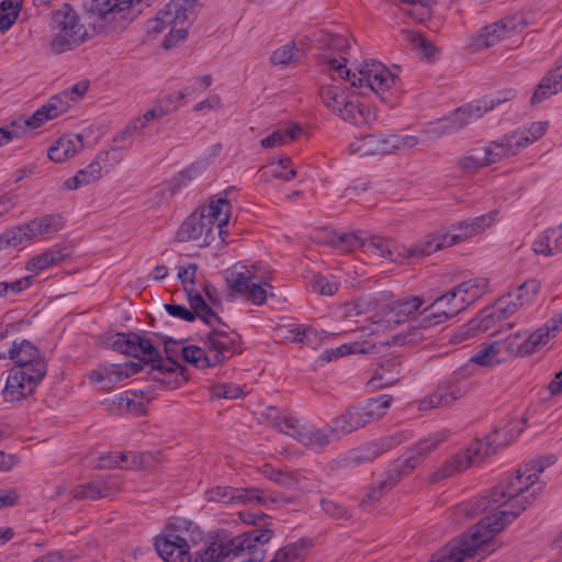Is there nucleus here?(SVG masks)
Wrapping results in <instances>:
<instances>
[{
  "instance_id": "f257e3e1",
  "label": "nucleus",
  "mask_w": 562,
  "mask_h": 562,
  "mask_svg": "<svg viewBox=\"0 0 562 562\" xmlns=\"http://www.w3.org/2000/svg\"><path fill=\"white\" fill-rule=\"evenodd\" d=\"M533 476L535 473L525 480L514 476L497 484L487 495L477 498L469 509L470 516L493 510L494 506L497 509L495 514L483 517L471 532L461 536L477 561L485 559L499 547L494 538L495 533L501 532L542 493L541 484L535 486Z\"/></svg>"
},
{
  "instance_id": "f03ea898",
  "label": "nucleus",
  "mask_w": 562,
  "mask_h": 562,
  "mask_svg": "<svg viewBox=\"0 0 562 562\" xmlns=\"http://www.w3.org/2000/svg\"><path fill=\"white\" fill-rule=\"evenodd\" d=\"M239 518L247 525L256 526L227 542H212L204 550L198 552L194 562H222L229 558L245 557L240 562H262L266 557L263 546L273 537V530L268 524L259 526L267 516L250 510L239 512Z\"/></svg>"
},
{
  "instance_id": "7ed1b4c3",
  "label": "nucleus",
  "mask_w": 562,
  "mask_h": 562,
  "mask_svg": "<svg viewBox=\"0 0 562 562\" xmlns=\"http://www.w3.org/2000/svg\"><path fill=\"white\" fill-rule=\"evenodd\" d=\"M328 64L329 68L336 70L340 78L347 79L351 87L361 89V94L372 91L390 108L397 104L402 93L401 80L380 61H364L357 74L350 72L336 59L329 60Z\"/></svg>"
},
{
  "instance_id": "20e7f679",
  "label": "nucleus",
  "mask_w": 562,
  "mask_h": 562,
  "mask_svg": "<svg viewBox=\"0 0 562 562\" xmlns=\"http://www.w3.org/2000/svg\"><path fill=\"white\" fill-rule=\"evenodd\" d=\"M393 396L383 394L371 397L367 402L349 406L344 413L331 420L330 432L335 438L366 427L373 420L383 417L391 407Z\"/></svg>"
},
{
  "instance_id": "39448f33",
  "label": "nucleus",
  "mask_w": 562,
  "mask_h": 562,
  "mask_svg": "<svg viewBox=\"0 0 562 562\" xmlns=\"http://www.w3.org/2000/svg\"><path fill=\"white\" fill-rule=\"evenodd\" d=\"M52 23L58 30L50 41V50L55 54L71 50L88 38L86 26L79 23L77 12L68 3L52 12Z\"/></svg>"
},
{
  "instance_id": "423d86ee",
  "label": "nucleus",
  "mask_w": 562,
  "mask_h": 562,
  "mask_svg": "<svg viewBox=\"0 0 562 562\" xmlns=\"http://www.w3.org/2000/svg\"><path fill=\"white\" fill-rule=\"evenodd\" d=\"M504 94L505 95L503 98L498 97L491 100H476L458 108L450 115L438 121V128L441 133L446 134L463 128L464 126L481 119L495 106L509 101L515 97V92L512 90L506 91Z\"/></svg>"
},
{
  "instance_id": "0eeeda50",
  "label": "nucleus",
  "mask_w": 562,
  "mask_h": 562,
  "mask_svg": "<svg viewBox=\"0 0 562 562\" xmlns=\"http://www.w3.org/2000/svg\"><path fill=\"white\" fill-rule=\"evenodd\" d=\"M164 9L167 22L173 23V29L162 42V46L168 49L187 37L188 29L198 16L200 2L199 0H171Z\"/></svg>"
},
{
  "instance_id": "6e6552de",
  "label": "nucleus",
  "mask_w": 562,
  "mask_h": 562,
  "mask_svg": "<svg viewBox=\"0 0 562 562\" xmlns=\"http://www.w3.org/2000/svg\"><path fill=\"white\" fill-rule=\"evenodd\" d=\"M143 0H87L88 11L120 29L126 27L142 11Z\"/></svg>"
},
{
  "instance_id": "1a4fd4ad",
  "label": "nucleus",
  "mask_w": 562,
  "mask_h": 562,
  "mask_svg": "<svg viewBox=\"0 0 562 562\" xmlns=\"http://www.w3.org/2000/svg\"><path fill=\"white\" fill-rule=\"evenodd\" d=\"M89 83L87 81H80L74 85L70 89L52 95L46 103H44L38 110H36L27 121L26 125L31 128H37L47 121L54 120L59 115L67 112L70 108L71 102H76L81 98L88 90Z\"/></svg>"
},
{
  "instance_id": "9d476101",
  "label": "nucleus",
  "mask_w": 562,
  "mask_h": 562,
  "mask_svg": "<svg viewBox=\"0 0 562 562\" xmlns=\"http://www.w3.org/2000/svg\"><path fill=\"white\" fill-rule=\"evenodd\" d=\"M128 337L130 344L126 351L127 356L137 358L143 363H151L153 369L160 372H173L177 368L180 367L179 362L172 359L171 356H168L167 359L164 360L160 356V352L154 347L148 338H145L133 331H130ZM171 342H173L171 338H168L165 341V351L167 355L170 353L169 345Z\"/></svg>"
},
{
  "instance_id": "9b49d317",
  "label": "nucleus",
  "mask_w": 562,
  "mask_h": 562,
  "mask_svg": "<svg viewBox=\"0 0 562 562\" xmlns=\"http://www.w3.org/2000/svg\"><path fill=\"white\" fill-rule=\"evenodd\" d=\"M467 376V369H460L453 372L432 394L420 402L419 408L426 411L450 406L456 401L465 396L471 391V384L465 381Z\"/></svg>"
},
{
  "instance_id": "f8f14e48",
  "label": "nucleus",
  "mask_w": 562,
  "mask_h": 562,
  "mask_svg": "<svg viewBox=\"0 0 562 562\" xmlns=\"http://www.w3.org/2000/svg\"><path fill=\"white\" fill-rule=\"evenodd\" d=\"M449 430L442 429L429 435L427 438L418 441L408 448L406 456L397 458L390 465L403 479L412 473L426 458L438 448L440 443L447 440Z\"/></svg>"
},
{
  "instance_id": "ddd939ff",
  "label": "nucleus",
  "mask_w": 562,
  "mask_h": 562,
  "mask_svg": "<svg viewBox=\"0 0 562 562\" xmlns=\"http://www.w3.org/2000/svg\"><path fill=\"white\" fill-rule=\"evenodd\" d=\"M43 367L32 372L23 369H11L2 395L5 402H19L31 395L44 379Z\"/></svg>"
},
{
  "instance_id": "4468645a",
  "label": "nucleus",
  "mask_w": 562,
  "mask_h": 562,
  "mask_svg": "<svg viewBox=\"0 0 562 562\" xmlns=\"http://www.w3.org/2000/svg\"><path fill=\"white\" fill-rule=\"evenodd\" d=\"M460 300L454 288L447 293L435 299L424 311L417 319L418 325L428 328L435 325L442 324L450 318L458 315L464 308H459Z\"/></svg>"
},
{
  "instance_id": "2eb2a0df",
  "label": "nucleus",
  "mask_w": 562,
  "mask_h": 562,
  "mask_svg": "<svg viewBox=\"0 0 562 562\" xmlns=\"http://www.w3.org/2000/svg\"><path fill=\"white\" fill-rule=\"evenodd\" d=\"M212 329L202 340L210 353L214 367L241 351L239 337L235 331H226L220 327L211 326Z\"/></svg>"
},
{
  "instance_id": "dca6fc26",
  "label": "nucleus",
  "mask_w": 562,
  "mask_h": 562,
  "mask_svg": "<svg viewBox=\"0 0 562 562\" xmlns=\"http://www.w3.org/2000/svg\"><path fill=\"white\" fill-rule=\"evenodd\" d=\"M0 359H11L15 363L13 369L30 372L42 364L43 375H46V362L42 359L38 348L26 339L11 341L7 350L0 351Z\"/></svg>"
},
{
  "instance_id": "f3484780",
  "label": "nucleus",
  "mask_w": 562,
  "mask_h": 562,
  "mask_svg": "<svg viewBox=\"0 0 562 562\" xmlns=\"http://www.w3.org/2000/svg\"><path fill=\"white\" fill-rule=\"evenodd\" d=\"M522 20L517 18H505L496 23L490 24L472 40L473 50H482L496 45L498 42L509 38L518 31L524 29Z\"/></svg>"
},
{
  "instance_id": "a211bd4d",
  "label": "nucleus",
  "mask_w": 562,
  "mask_h": 562,
  "mask_svg": "<svg viewBox=\"0 0 562 562\" xmlns=\"http://www.w3.org/2000/svg\"><path fill=\"white\" fill-rule=\"evenodd\" d=\"M271 276L269 272H263L260 276H252L250 273H233L228 279L231 288L244 295L254 304L261 305L267 299V292L262 285L270 286Z\"/></svg>"
},
{
  "instance_id": "6ab92c4d",
  "label": "nucleus",
  "mask_w": 562,
  "mask_h": 562,
  "mask_svg": "<svg viewBox=\"0 0 562 562\" xmlns=\"http://www.w3.org/2000/svg\"><path fill=\"white\" fill-rule=\"evenodd\" d=\"M497 211H491L476 217L467 218L449 228L448 238L451 245L465 240L479 234H482L486 228L491 227L495 221Z\"/></svg>"
},
{
  "instance_id": "aec40b11",
  "label": "nucleus",
  "mask_w": 562,
  "mask_h": 562,
  "mask_svg": "<svg viewBox=\"0 0 562 562\" xmlns=\"http://www.w3.org/2000/svg\"><path fill=\"white\" fill-rule=\"evenodd\" d=\"M155 549L164 562H190V547L187 540L178 535L157 537Z\"/></svg>"
},
{
  "instance_id": "412c9836",
  "label": "nucleus",
  "mask_w": 562,
  "mask_h": 562,
  "mask_svg": "<svg viewBox=\"0 0 562 562\" xmlns=\"http://www.w3.org/2000/svg\"><path fill=\"white\" fill-rule=\"evenodd\" d=\"M210 502L224 504L262 502L261 491L257 488H236L231 486H216L206 491Z\"/></svg>"
},
{
  "instance_id": "4be33fe9",
  "label": "nucleus",
  "mask_w": 562,
  "mask_h": 562,
  "mask_svg": "<svg viewBox=\"0 0 562 562\" xmlns=\"http://www.w3.org/2000/svg\"><path fill=\"white\" fill-rule=\"evenodd\" d=\"M349 151L359 156L389 155L390 135L368 134L356 138L349 144Z\"/></svg>"
},
{
  "instance_id": "5701e85b",
  "label": "nucleus",
  "mask_w": 562,
  "mask_h": 562,
  "mask_svg": "<svg viewBox=\"0 0 562 562\" xmlns=\"http://www.w3.org/2000/svg\"><path fill=\"white\" fill-rule=\"evenodd\" d=\"M540 283L535 279H530L522 284H520L516 292V301L512 300L513 294L508 293L507 295L498 299L496 306L499 312L503 314H512L519 306H522L525 303L530 302L535 295L539 292Z\"/></svg>"
},
{
  "instance_id": "b1692460",
  "label": "nucleus",
  "mask_w": 562,
  "mask_h": 562,
  "mask_svg": "<svg viewBox=\"0 0 562 562\" xmlns=\"http://www.w3.org/2000/svg\"><path fill=\"white\" fill-rule=\"evenodd\" d=\"M402 361L400 357L392 356L380 361L369 383L375 389L394 385L401 378Z\"/></svg>"
},
{
  "instance_id": "393cba45",
  "label": "nucleus",
  "mask_w": 562,
  "mask_h": 562,
  "mask_svg": "<svg viewBox=\"0 0 562 562\" xmlns=\"http://www.w3.org/2000/svg\"><path fill=\"white\" fill-rule=\"evenodd\" d=\"M117 483L112 479L92 481L76 486L71 491L74 499H100L113 496L119 491Z\"/></svg>"
},
{
  "instance_id": "a878e982",
  "label": "nucleus",
  "mask_w": 562,
  "mask_h": 562,
  "mask_svg": "<svg viewBox=\"0 0 562 562\" xmlns=\"http://www.w3.org/2000/svg\"><path fill=\"white\" fill-rule=\"evenodd\" d=\"M212 234V225L205 221L201 214L190 215L179 227L176 238L180 243L196 240L204 236V241L209 243V237Z\"/></svg>"
},
{
  "instance_id": "bb28decb",
  "label": "nucleus",
  "mask_w": 562,
  "mask_h": 562,
  "mask_svg": "<svg viewBox=\"0 0 562 562\" xmlns=\"http://www.w3.org/2000/svg\"><path fill=\"white\" fill-rule=\"evenodd\" d=\"M109 151H101L94 160L85 169L77 171L74 177L68 178L64 182V188L67 190H76L82 186L90 184L102 177L101 161H106Z\"/></svg>"
},
{
  "instance_id": "cd10ccee",
  "label": "nucleus",
  "mask_w": 562,
  "mask_h": 562,
  "mask_svg": "<svg viewBox=\"0 0 562 562\" xmlns=\"http://www.w3.org/2000/svg\"><path fill=\"white\" fill-rule=\"evenodd\" d=\"M231 209L232 205L227 199L218 198L216 200H212V202L206 207H203L200 213L205 221L210 222V225H212V227L214 226V224H216L218 235L223 240V235L226 234L223 227L227 225L229 222Z\"/></svg>"
},
{
  "instance_id": "c85d7f7f",
  "label": "nucleus",
  "mask_w": 562,
  "mask_h": 562,
  "mask_svg": "<svg viewBox=\"0 0 562 562\" xmlns=\"http://www.w3.org/2000/svg\"><path fill=\"white\" fill-rule=\"evenodd\" d=\"M514 355V344L507 341L496 340L487 345H483L481 349L471 357L470 361L482 367H493L499 364L503 359L501 358L502 351Z\"/></svg>"
},
{
  "instance_id": "c756f323",
  "label": "nucleus",
  "mask_w": 562,
  "mask_h": 562,
  "mask_svg": "<svg viewBox=\"0 0 562 562\" xmlns=\"http://www.w3.org/2000/svg\"><path fill=\"white\" fill-rule=\"evenodd\" d=\"M562 90V57L561 60L553 67L538 85L537 90L531 97V103L536 104L552 94Z\"/></svg>"
},
{
  "instance_id": "7c9ffc66",
  "label": "nucleus",
  "mask_w": 562,
  "mask_h": 562,
  "mask_svg": "<svg viewBox=\"0 0 562 562\" xmlns=\"http://www.w3.org/2000/svg\"><path fill=\"white\" fill-rule=\"evenodd\" d=\"M430 562H479L462 537L452 540L442 548L439 555Z\"/></svg>"
},
{
  "instance_id": "2f4dec72",
  "label": "nucleus",
  "mask_w": 562,
  "mask_h": 562,
  "mask_svg": "<svg viewBox=\"0 0 562 562\" xmlns=\"http://www.w3.org/2000/svg\"><path fill=\"white\" fill-rule=\"evenodd\" d=\"M83 146L79 134L67 135L57 139L48 149V157L55 162H63L75 156Z\"/></svg>"
},
{
  "instance_id": "473e14b6",
  "label": "nucleus",
  "mask_w": 562,
  "mask_h": 562,
  "mask_svg": "<svg viewBox=\"0 0 562 562\" xmlns=\"http://www.w3.org/2000/svg\"><path fill=\"white\" fill-rule=\"evenodd\" d=\"M532 249L536 254L544 256L562 251V225L542 232L533 241Z\"/></svg>"
},
{
  "instance_id": "72a5a7b5",
  "label": "nucleus",
  "mask_w": 562,
  "mask_h": 562,
  "mask_svg": "<svg viewBox=\"0 0 562 562\" xmlns=\"http://www.w3.org/2000/svg\"><path fill=\"white\" fill-rule=\"evenodd\" d=\"M26 225L32 239H47L63 228L64 221L60 215L48 214L34 218L26 223Z\"/></svg>"
},
{
  "instance_id": "f704fd0d",
  "label": "nucleus",
  "mask_w": 562,
  "mask_h": 562,
  "mask_svg": "<svg viewBox=\"0 0 562 562\" xmlns=\"http://www.w3.org/2000/svg\"><path fill=\"white\" fill-rule=\"evenodd\" d=\"M488 286V280L485 278H476L460 283L454 286V290L459 296L460 304L459 308H467L479 300L486 291Z\"/></svg>"
},
{
  "instance_id": "c9c22d12",
  "label": "nucleus",
  "mask_w": 562,
  "mask_h": 562,
  "mask_svg": "<svg viewBox=\"0 0 562 562\" xmlns=\"http://www.w3.org/2000/svg\"><path fill=\"white\" fill-rule=\"evenodd\" d=\"M518 151L519 148L515 146V136L508 134L503 136L499 140L491 142L484 150L483 158L488 166L505 157L516 155Z\"/></svg>"
},
{
  "instance_id": "e433bc0d",
  "label": "nucleus",
  "mask_w": 562,
  "mask_h": 562,
  "mask_svg": "<svg viewBox=\"0 0 562 562\" xmlns=\"http://www.w3.org/2000/svg\"><path fill=\"white\" fill-rule=\"evenodd\" d=\"M401 480L402 477L400 474L393 471V468L390 465L384 472L383 479L376 486H372L370 488V491L360 501L359 505L361 507H366L367 505L379 502L383 495L390 492Z\"/></svg>"
},
{
  "instance_id": "4c0bfd02",
  "label": "nucleus",
  "mask_w": 562,
  "mask_h": 562,
  "mask_svg": "<svg viewBox=\"0 0 562 562\" xmlns=\"http://www.w3.org/2000/svg\"><path fill=\"white\" fill-rule=\"evenodd\" d=\"M184 290L187 292L188 302L191 307L190 311L191 313L195 314V318L199 317L210 326H214V324L224 325L221 317L215 312H213V310L207 305L199 292L194 290H188L187 288H184Z\"/></svg>"
},
{
  "instance_id": "58836bf2",
  "label": "nucleus",
  "mask_w": 562,
  "mask_h": 562,
  "mask_svg": "<svg viewBox=\"0 0 562 562\" xmlns=\"http://www.w3.org/2000/svg\"><path fill=\"white\" fill-rule=\"evenodd\" d=\"M498 431L486 436L485 440H475L470 445L464 453H459L464 458V463H469V467L480 463L488 454L496 453L497 447L494 446L495 439Z\"/></svg>"
},
{
  "instance_id": "ea45409f",
  "label": "nucleus",
  "mask_w": 562,
  "mask_h": 562,
  "mask_svg": "<svg viewBox=\"0 0 562 562\" xmlns=\"http://www.w3.org/2000/svg\"><path fill=\"white\" fill-rule=\"evenodd\" d=\"M67 256L68 254L66 252L65 247L55 245L43 254L37 255L29 260L25 268L29 271L38 273L40 271L60 262Z\"/></svg>"
},
{
  "instance_id": "a19ab883",
  "label": "nucleus",
  "mask_w": 562,
  "mask_h": 562,
  "mask_svg": "<svg viewBox=\"0 0 562 562\" xmlns=\"http://www.w3.org/2000/svg\"><path fill=\"white\" fill-rule=\"evenodd\" d=\"M338 115L346 122L356 126L369 124L372 120L369 108L358 101L349 100L345 106L339 108Z\"/></svg>"
},
{
  "instance_id": "79ce46f5",
  "label": "nucleus",
  "mask_w": 562,
  "mask_h": 562,
  "mask_svg": "<svg viewBox=\"0 0 562 562\" xmlns=\"http://www.w3.org/2000/svg\"><path fill=\"white\" fill-rule=\"evenodd\" d=\"M277 411L273 407L268 408L267 417L270 418V424L273 428H277L280 432H283L297 441L300 440V435L303 432L305 425L301 424V422L292 416H272Z\"/></svg>"
},
{
  "instance_id": "37998d69",
  "label": "nucleus",
  "mask_w": 562,
  "mask_h": 562,
  "mask_svg": "<svg viewBox=\"0 0 562 562\" xmlns=\"http://www.w3.org/2000/svg\"><path fill=\"white\" fill-rule=\"evenodd\" d=\"M551 337H554L550 329L543 325L536 331L529 335V337L517 348H514V355L529 356L537 351L541 346L548 344Z\"/></svg>"
},
{
  "instance_id": "c03bdc74",
  "label": "nucleus",
  "mask_w": 562,
  "mask_h": 562,
  "mask_svg": "<svg viewBox=\"0 0 562 562\" xmlns=\"http://www.w3.org/2000/svg\"><path fill=\"white\" fill-rule=\"evenodd\" d=\"M452 246L449 243L448 234H438V235H429L426 236L423 240L415 244L411 249V256L413 257H424L429 256L430 254L445 248Z\"/></svg>"
},
{
  "instance_id": "a18cd8bd",
  "label": "nucleus",
  "mask_w": 562,
  "mask_h": 562,
  "mask_svg": "<svg viewBox=\"0 0 562 562\" xmlns=\"http://www.w3.org/2000/svg\"><path fill=\"white\" fill-rule=\"evenodd\" d=\"M319 95L325 106L337 114L339 108L345 106V103L350 100L346 94L345 88L336 83L323 86L319 90Z\"/></svg>"
},
{
  "instance_id": "49530a36",
  "label": "nucleus",
  "mask_w": 562,
  "mask_h": 562,
  "mask_svg": "<svg viewBox=\"0 0 562 562\" xmlns=\"http://www.w3.org/2000/svg\"><path fill=\"white\" fill-rule=\"evenodd\" d=\"M468 468L469 463H464V458L456 454L429 475V482L432 484L438 483Z\"/></svg>"
},
{
  "instance_id": "de8ad7c7",
  "label": "nucleus",
  "mask_w": 562,
  "mask_h": 562,
  "mask_svg": "<svg viewBox=\"0 0 562 562\" xmlns=\"http://www.w3.org/2000/svg\"><path fill=\"white\" fill-rule=\"evenodd\" d=\"M302 132L297 124H291L285 128H279L269 136L261 139L260 144L263 148H274L294 140Z\"/></svg>"
},
{
  "instance_id": "09e8293b",
  "label": "nucleus",
  "mask_w": 562,
  "mask_h": 562,
  "mask_svg": "<svg viewBox=\"0 0 562 562\" xmlns=\"http://www.w3.org/2000/svg\"><path fill=\"white\" fill-rule=\"evenodd\" d=\"M423 304V297L408 296L394 301L391 306V312L397 317L396 322L400 323L416 313Z\"/></svg>"
},
{
  "instance_id": "8fccbe9b",
  "label": "nucleus",
  "mask_w": 562,
  "mask_h": 562,
  "mask_svg": "<svg viewBox=\"0 0 562 562\" xmlns=\"http://www.w3.org/2000/svg\"><path fill=\"white\" fill-rule=\"evenodd\" d=\"M548 127V122H535L527 131H519L512 133L515 136V146L525 148L543 136Z\"/></svg>"
},
{
  "instance_id": "3c124183",
  "label": "nucleus",
  "mask_w": 562,
  "mask_h": 562,
  "mask_svg": "<svg viewBox=\"0 0 562 562\" xmlns=\"http://www.w3.org/2000/svg\"><path fill=\"white\" fill-rule=\"evenodd\" d=\"M182 358L186 362L194 364L199 369H205L214 367L211 361V357L206 348L199 346H187L182 348Z\"/></svg>"
},
{
  "instance_id": "603ef678",
  "label": "nucleus",
  "mask_w": 562,
  "mask_h": 562,
  "mask_svg": "<svg viewBox=\"0 0 562 562\" xmlns=\"http://www.w3.org/2000/svg\"><path fill=\"white\" fill-rule=\"evenodd\" d=\"M299 441L311 449H323L329 443L330 438L329 435L322 429L305 426L303 432L300 435Z\"/></svg>"
},
{
  "instance_id": "864d4df0",
  "label": "nucleus",
  "mask_w": 562,
  "mask_h": 562,
  "mask_svg": "<svg viewBox=\"0 0 562 562\" xmlns=\"http://www.w3.org/2000/svg\"><path fill=\"white\" fill-rule=\"evenodd\" d=\"M32 240L27 225H20L0 235V250L8 247H18Z\"/></svg>"
},
{
  "instance_id": "5fc2aeb1",
  "label": "nucleus",
  "mask_w": 562,
  "mask_h": 562,
  "mask_svg": "<svg viewBox=\"0 0 562 562\" xmlns=\"http://www.w3.org/2000/svg\"><path fill=\"white\" fill-rule=\"evenodd\" d=\"M554 462V456L541 457L539 459L531 460L530 462L526 463L522 468H519L517 470L516 476H521V480H525L526 476L535 473L536 476L532 477L535 481V486H537L538 484H541L543 486L542 483L538 482V475Z\"/></svg>"
},
{
  "instance_id": "6e6d98bb",
  "label": "nucleus",
  "mask_w": 562,
  "mask_h": 562,
  "mask_svg": "<svg viewBox=\"0 0 562 562\" xmlns=\"http://www.w3.org/2000/svg\"><path fill=\"white\" fill-rule=\"evenodd\" d=\"M23 0H3L0 4V30L8 31L15 22Z\"/></svg>"
},
{
  "instance_id": "4d7b16f0",
  "label": "nucleus",
  "mask_w": 562,
  "mask_h": 562,
  "mask_svg": "<svg viewBox=\"0 0 562 562\" xmlns=\"http://www.w3.org/2000/svg\"><path fill=\"white\" fill-rule=\"evenodd\" d=\"M412 438V432L408 430H401L396 431L394 434L381 437L380 439L375 440L372 446L375 448L376 453H383L386 452L403 442L407 441Z\"/></svg>"
},
{
  "instance_id": "13d9d810",
  "label": "nucleus",
  "mask_w": 562,
  "mask_h": 562,
  "mask_svg": "<svg viewBox=\"0 0 562 562\" xmlns=\"http://www.w3.org/2000/svg\"><path fill=\"white\" fill-rule=\"evenodd\" d=\"M297 60L299 49L293 42L276 49L270 56L271 64L276 66H285L291 63H296Z\"/></svg>"
},
{
  "instance_id": "bf43d9fd",
  "label": "nucleus",
  "mask_w": 562,
  "mask_h": 562,
  "mask_svg": "<svg viewBox=\"0 0 562 562\" xmlns=\"http://www.w3.org/2000/svg\"><path fill=\"white\" fill-rule=\"evenodd\" d=\"M392 246L391 240L375 236L369 239L367 238L364 248L367 251L378 257L394 261Z\"/></svg>"
},
{
  "instance_id": "052dcab7",
  "label": "nucleus",
  "mask_w": 562,
  "mask_h": 562,
  "mask_svg": "<svg viewBox=\"0 0 562 562\" xmlns=\"http://www.w3.org/2000/svg\"><path fill=\"white\" fill-rule=\"evenodd\" d=\"M30 117L25 120H14L10 122L5 126L0 127V146L8 144L13 138H18L23 136V134L26 132L25 127H31L30 125H26L25 121H27Z\"/></svg>"
},
{
  "instance_id": "680f3d73",
  "label": "nucleus",
  "mask_w": 562,
  "mask_h": 562,
  "mask_svg": "<svg viewBox=\"0 0 562 562\" xmlns=\"http://www.w3.org/2000/svg\"><path fill=\"white\" fill-rule=\"evenodd\" d=\"M363 352H367V349H364L360 342L355 341L352 344H344L337 348L325 350L321 355V359L323 361L329 362L334 359H337V358L346 356V355L363 353Z\"/></svg>"
},
{
  "instance_id": "e2e57ef3",
  "label": "nucleus",
  "mask_w": 562,
  "mask_h": 562,
  "mask_svg": "<svg viewBox=\"0 0 562 562\" xmlns=\"http://www.w3.org/2000/svg\"><path fill=\"white\" fill-rule=\"evenodd\" d=\"M367 238L363 236L362 232L359 233H346L338 237L336 241H334V246L345 251H353L357 248H364Z\"/></svg>"
},
{
  "instance_id": "0e129e2a",
  "label": "nucleus",
  "mask_w": 562,
  "mask_h": 562,
  "mask_svg": "<svg viewBox=\"0 0 562 562\" xmlns=\"http://www.w3.org/2000/svg\"><path fill=\"white\" fill-rule=\"evenodd\" d=\"M322 333H318L312 327H304L297 329L294 334L293 340L316 349L322 340Z\"/></svg>"
},
{
  "instance_id": "69168bd1",
  "label": "nucleus",
  "mask_w": 562,
  "mask_h": 562,
  "mask_svg": "<svg viewBox=\"0 0 562 562\" xmlns=\"http://www.w3.org/2000/svg\"><path fill=\"white\" fill-rule=\"evenodd\" d=\"M303 546L300 543L288 544L276 552L270 562H297L302 555Z\"/></svg>"
},
{
  "instance_id": "338daca9",
  "label": "nucleus",
  "mask_w": 562,
  "mask_h": 562,
  "mask_svg": "<svg viewBox=\"0 0 562 562\" xmlns=\"http://www.w3.org/2000/svg\"><path fill=\"white\" fill-rule=\"evenodd\" d=\"M243 395V390L234 384H215L211 387V398L235 400Z\"/></svg>"
},
{
  "instance_id": "774afa93",
  "label": "nucleus",
  "mask_w": 562,
  "mask_h": 562,
  "mask_svg": "<svg viewBox=\"0 0 562 562\" xmlns=\"http://www.w3.org/2000/svg\"><path fill=\"white\" fill-rule=\"evenodd\" d=\"M104 367L108 373V383L101 386L103 390H110L115 383L131 376V372L123 364H109Z\"/></svg>"
}]
</instances>
